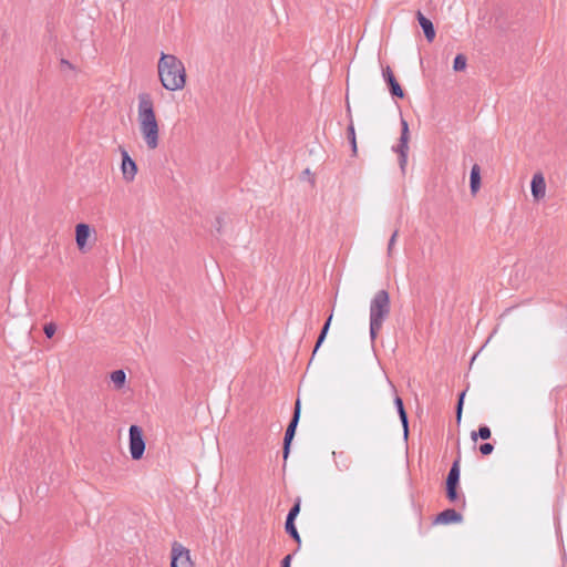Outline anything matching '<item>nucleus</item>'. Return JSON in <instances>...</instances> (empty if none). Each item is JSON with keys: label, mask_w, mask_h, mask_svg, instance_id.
I'll return each mask as SVG.
<instances>
[{"label": "nucleus", "mask_w": 567, "mask_h": 567, "mask_svg": "<svg viewBox=\"0 0 567 567\" xmlns=\"http://www.w3.org/2000/svg\"><path fill=\"white\" fill-rule=\"evenodd\" d=\"M56 331V327L54 323H48L44 327V333L48 338H52Z\"/></svg>", "instance_id": "bb28decb"}, {"label": "nucleus", "mask_w": 567, "mask_h": 567, "mask_svg": "<svg viewBox=\"0 0 567 567\" xmlns=\"http://www.w3.org/2000/svg\"><path fill=\"white\" fill-rule=\"evenodd\" d=\"M466 68V58L463 54H457L453 62V70L456 72L463 71Z\"/></svg>", "instance_id": "aec40b11"}, {"label": "nucleus", "mask_w": 567, "mask_h": 567, "mask_svg": "<svg viewBox=\"0 0 567 567\" xmlns=\"http://www.w3.org/2000/svg\"><path fill=\"white\" fill-rule=\"evenodd\" d=\"M120 153L122 156L121 172L123 179L128 183L133 182L137 174V165L124 147L120 146Z\"/></svg>", "instance_id": "1a4fd4ad"}, {"label": "nucleus", "mask_w": 567, "mask_h": 567, "mask_svg": "<svg viewBox=\"0 0 567 567\" xmlns=\"http://www.w3.org/2000/svg\"><path fill=\"white\" fill-rule=\"evenodd\" d=\"M409 137V124L403 117H401V136L398 145L393 146V151L399 154V164L403 173L408 164Z\"/></svg>", "instance_id": "39448f33"}, {"label": "nucleus", "mask_w": 567, "mask_h": 567, "mask_svg": "<svg viewBox=\"0 0 567 567\" xmlns=\"http://www.w3.org/2000/svg\"><path fill=\"white\" fill-rule=\"evenodd\" d=\"M285 528L287 534H289L297 543H301L300 535L296 528L295 522H286Z\"/></svg>", "instance_id": "6ab92c4d"}, {"label": "nucleus", "mask_w": 567, "mask_h": 567, "mask_svg": "<svg viewBox=\"0 0 567 567\" xmlns=\"http://www.w3.org/2000/svg\"><path fill=\"white\" fill-rule=\"evenodd\" d=\"M494 450V446L491 443H483L480 446V452L483 455H489Z\"/></svg>", "instance_id": "a878e982"}, {"label": "nucleus", "mask_w": 567, "mask_h": 567, "mask_svg": "<svg viewBox=\"0 0 567 567\" xmlns=\"http://www.w3.org/2000/svg\"><path fill=\"white\" fill-rule=\"evenodd\" d=\"M465 392H462L460 394L457 406H456V419L460 422L462 416V409H463V402H464Z\"/></svg>", "instance_id": "b1692460"}, {"label": "nucleus", "mask_w": 567, "mask_h": 567, "mask_svg": "<svg viewBox=\"0 0 567 567\" xmlns=\"http://www.w3.org/2000/svg\"><path fill=\"white\" fill-rule=\"evenodd\" d=\"M394 404H395V408L398 410V414L400 415L401 413H404L406 412L405 409H404V405H403V401L400 396H395L394 399Z\"/></svg>", "instance_id": "cd10ccee"}, {"label": "nucleus", "mask_w": 567, "mask_h": 567, "mask_svg": "<svg viewBox=\"0 0 567 567\" xmlns=\"http://www.w3.org/2000/svg\"><path fill=\"white\" fill-rule=\"evenodd\" d=\"M417 21L424 32V35L429 42H432L435 38L434 25L431 20L425 18L421 11H417Z\"/></svg>", "instance_id": "ddd939ff"}, {"label": "nucleus", "mask_w": 567, "mask_h": 567, "mask_svg": "<svg viewBox=\"0 0 567 567\" xmlns=\"http://www.w3.org/2000/svg\"><path fill=\"white\" fill-rule=\"evenodd\" d=\"M110 378L116 389H122L125 384L126 374L123 370H115Z\"/></svg>", "instance_id": "dca6fc26"}, {"label": "nucleus", "mask_w": 567, "mask_h": 567, "mask_svg": "<svg viewBox=\"0 0 567 567\" xmlns=\"http://www.w3.org/2000/svg\"><path fill=\"white\" fill-rule=\"evenodd\" d=\"M291 559H292V555H287L282 560H281V567H290V564H291Z\"/></svg>", "instance_id": "c756f323"}, {"label": "nucleus", "mask_w": 567, "mask_h": 567, "mask_svg": "<svg viewBox=\"0 0 567 567\" xmlns=\"http://www.w3.org/2000/svg\"><path fill=\"white\" fill-rule=\"evenodd\" d=\"M398 235H399V231H398V230H395V231L392 234V236H391V238H390V240H389V245H388V254H389V255H391V254H392V248H393V246H394V244H395V240H396Z\"/></svg>", "instance_id": "c85d7f7f"}, {"label": "nucleus", "mask_w": 567, "mask_h": 567, "mask_svg": "<svg viewBox=\"0 0 567 567\" xmlns=\"http://www.w3.org/2000/svg\"><path fill=\"white\" fill-rule=\"evenodd\" d=\"M471 437L473 441H476L477 437L487 440L491 437V430L487 425H481L477 432H472Z\"/></svg>", "instance_id": "a211bd4d"}, {"label": "nucleus", "mask_w": 567, "mask_h": 567, "mask_svg": "<svg viewBox=\"0 0 567 567\" xmlns=\"http://www.w3.org/2000/svg\"><path fill=\"white\" fill-rule=\"evenodd\" d=\"M343 468H344V470H348V468H349V465H348V464H344V465H343Z\"/></svg>", "instance_id": "2f4dec72"}, {"label": "nucleus", "mask_w": 567, "mask_h": 567, "mask_svg": "<svg viewBox=\"0 0 567 567\" xmlns=\"http://www.w3.org/2000/svg\"><path fill=\"white\" fill-rule=\"evenodd\" d=\"M130 434V453L133 460L137 461L142 458L145 452V442L143 433L140 426L131 425L128 430Z\"/></svg>", "instance_id": "423d86ee"}, {"label": "nucleus", "mask_w": 567, "mask_h": 567, "mask_svg": "<svg viewBox=\"0 0 567 567\" xmlns=\"http://www.w3.org/2000/svg\"><path fill=\"white\" fill-rule=\"evenodd\" d=\"M157 69L161 83L166 90L177 91L184 87L186 71L183 62L177 56L162 53Z\"/></svg>", "instance_id": "f03ea898"}, {"label": "nucleus", "mask_w": 567, "mask_h": 567, "mask_svg": "<svg viewBox=\"0 0 567 567\" xmlns=\"http://www.w3.org/2000/svg\"><path fill=\"white\" fill-rule=\"evenodd\" d=\"M382 76L389 85L390 93L395 97L402 99L404 96V92L389 65L382 69Z\"/></svg>", "instance_id": "9d476101"}, {"label": "nucleus", "mask_w": 567, "mask_h": 567, "mask_svg": "<svg viewBox=\"0 0 567 567\" xmlns=\"http://www.w3.org/2000/svg\"><path fill=\"white\" fill-rule=\"evenodd\" d=\"M171 567H194L189 550L177 542L172 546Z\"/></svg>", "instance_id": "6e6552de"}, {"label": "nucleus", "mask_w": 567, "mask_h": 567, "mask_svg": "<svg viewBox=\"0 0 567 567\" xmlns=\"http://www.w3.org/2000/svg\"><path fill=\"white\" fill-rule=\"evenodd\" d=\"M480 172H481L480 166L477 164H474L471 169V175H470V187H471L472 194H476L481 187Z\"/></svg>", "instance_id": "4468645a"}, {"label": "nucleus", "mask_w": 567, "mask_h": 567, "mask_svg": "<svg viewBox=\"0 0 567 567\" xmlns=\"http://www.w3.org/2000/svg\"><path fill=\"white\" fill-rule=\"evenodd\" d=\"M97 241V234L95 228L89 224L80 223L75 226V244L81 254H89L92 251Z\"/></svg>", "instance_id": "20e7f679"}, {"label": "nucleus", "mask_w": 567, "mask_h": 567, "mask_svg": "<svg viewBox=\"0 0 567 567\" xmlns=\"http://www.w3.org/2000/svg\"><path fill=\"white\" fill-rule=\"evenodd\" d=\"M299 419H300V401L297 400L296 405H295V411H293L292 419H291L290 423L288 424V427L286 430L285 437H284L282 453H284V460L285 461L289 456L290 445H291V442H292V440L295 437L296 429H297Z\"/></svg>", "instance_id": "0eeeda50"}, {"label": "nucleus", "mask_w": 567, "mask_h": 567, "mask_svg": "<svg viewBox=\"0 0 567 567\" xmlns=\"http://www.w3.org/2000/svg\"><path fill=\"white\" fill-rule=\"evenodd\" d=\"M60 63H61L62 68H69L70 66V63H69V61L65 58H61Z\"/></svg>", "instance_id": "7c9ffc66"}, {"label": "nucleus", "mask_w": 567, "mask_h": 567, "mask_svg": "<svg viewBox=\"0 0 567 567\" xmlns=\"http://www.w3.org/2000/svg\"><path fill=\"white\" fill-rule=\"evenodd\" d=\"M331 320H332V315L329 316V318L327 319L326 323L323 324L321 331H320V334L318 337V340L316 342V346H315V349H313V354L317 352V350L321 347V344L323 343L327 334H328V331H329V328H330V323H331Z\"/></svg>", "instance_id": "f3484780"}, {"label": "nucleus", "mask_w": 567, "mask_h": 567, "mask_svg": "<svg viewBox=\"0 0 567 567\" xmlns=\"http://www.w3.org/2000/svg\"><path fill=\"white\" fill-rule=\"evenodd\" d=\"M400 421L402 423V426H403V434H404V437L406 439L408 435H409V420H408V414L406 412L404 413H401L400 415Z\"/></svg>", "instance_id": "5701e85b"}, {"label": "nucleus", "mask_w": 567, "mask_h": 567, "mask_svg": "<svg viewBox=\"0 0 567 567\" xmlns=\"http://www.w3.org/2000/svg\"><path fill=\"white\" fill-rule=\"evenodd\" d=\"M463 517L460 513H457L453 508L445 509L441 512L436 518V524H452V523H460L462 522Z\"/></svg>", "instance_id": "f8f14e48"}, {"label": "nucleus", "mask_w": 567, "mask_h": 567, "mask_svg": "<svg viewBox=\"0 0 567 567\" xmlns=\"http://www.w3.org/2000/svg\"><path fill=\"white\" fill-rule=\"evenodd\" d=\"M390 296L384 289L379 290L370 302V338L374 342L383 322L390 315Z\"/></svg>", "instance_id": "7ed1b4c3"}, {"label": "nucleus", "mask_w": 567, "mask_h": 567, "mask_svg": "<svg viewBox=\"0 0 567 567\" xmlns=\"http://www.w3.org/2000/svg\"><path fill=\"white\" fill-rule=\"evenodd\" d=\"M532 195L535 200H540L546 194V183L542 173L534 174L530 183Z\"/></svg>", "instance_id": "9b49d317"}, {"label": "nucleus", "mask_w": 567, "mask_h": 567, "mask_svg": "<svg viewBox=\"0 0 567 567\" xmlns=\"http://www.w3.org/2000/svg\"><path fill=\"white\" fill-rule=\"evenodd\" d=\"M458 481H460V466H458V461H455L447 474L446 486H457Z\"/></svg>", "instance_id": "2eb2a0df"}, {"label": "nucleus", "mask_w": 567, "mask_h": 567, "mask_svg": "<svg viewBox=\"0 0 567 567\" xmlns=\"http://www.w3.org/2000/svg\"><path fill=\"white\" fill-rule=\"evenodd\" d=\"M457 486H446V496L451 502H455L457 499Z\"/></svg>", "instance_id": "393cba45"}, {"label": "nucleus", "mask_w": 567, "mask_h": 567, "mask_svg": "<svg viewBox=\"0 0 567 567\" xmlns=\"http://www.w3.org/2000/svg\"><path fill=\"white\" fill-rule=\"evenodd\" d=\"M300 512V502L298 501L289 511L286 522H295L296 517Z\"/></svg>", "instance_id": "4be33fe9"}, {"label": "nucleus", "mask_w": 567, "mask_h": 567, "mask_svg": "<svg viewBox=\"0 0 567 567\" xmlns=\"http://www.w3.org/2000/svg\"><path fill=\"white\" fill-rule=\"evenodd\" d=\"M348 138L350 141L353 154L357 153V140L353 123L351 122L348 126Z\"/></svg>", "instance_id": "412c9836"}, {"label": "nucleus", "mask_w": 567, "mask_h": 567, "mask_svg": "<svg viewBox=\"0 0 567 567\" xmlns=\"http://www.w3.org/2000/svg\"><path fill=\"white\" fill-rule=\"evenodd\" d=\"M137 122L142 137L148 150H155L159 143V126L155 115L154 102L150 94H138Z\"/></svg>", "instance_id": "f257e3e1"}]
</instances>
